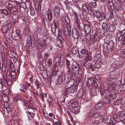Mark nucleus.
Masks as SVG:
<instances>
[{"mask_svg": "<svg viewBox=\"0 0 125 125\" xmlns=\"http://www.w3.org/2000/svg\"><path fill=\"white\" fill-rule=\"evenodd\" d=\"M63 81V78L61 77L58 78L57 81V83L58 84H61Z\"/></svg>", "mask_w": 125, "mask_h": 125, "instance_id": "obj_37", "label": "nucleus"}, {"mask_svg": "<svg viewBox=\"0 0 125 125\" xmlns=\"http://www.w3.org/2000/svg\"><path fill=\"white\" fill-rule=\"evenodd\" d=\"M117 117L116 115L111 117L109 122V125H115L117 123V121H116L115 119H117Z\"/></svg>", "mask_w": 125, "mask_h": 125, "instance_id": "obj_9", "label": "nucleus"}, {"mask_svg": "<svg viewBox=\"0 0 125 125\" xmlns=\"http://www.w3.org/2000/svg\"><path fill=\"white\" fill-rule=\"evenodd\" d=\"M11 23H10L4 25L1 27L2 31L3 33H6L8 31V29L11 27Z\"/></svg>", "mask_w": 125, "mask_h": 125, "instance_id": "obj_7", "label": "nucleus"}, {"mask_svg": "<svg viewBox=\"0 0 125 125\" xmlns=\"http://www.w3.org/2000/svg\"><path fill=\"white\" fill-rule=\"evenodd\" d=\"M84 57L86 58V60L91 61L92 60V58L91 56L90 55V54H87L86 55L84 56Z\"/></svg>", "mask_w": 125, "mask_h": 125, "instance_id": "obj_31", "label": "nucleus"}, {"mask_svg": "<svg viewBox=\"0 0 125 125\" xmlns=\"http://www.w3.org/2000/svg\"><path fill=\"white\" fill-rule=\"evenodd\" d=\"M118 115L119 117L122 118L125 116V110L120 112H119L118 113Z\"/></svg>", "mask_w": 125, "mask_h": 125, "instance_id": "obj_27", "label": "nucleus"}, {"mask_svg": "<svg viewBox=\"0 0 125 125\" xmlns=\"http://www.w3.org/2000/svg\"><path fill=\"white\" fill-rule=\"evenodd\" d=\"M72 68H73V69H76L77 68V65H73L72 66Z\"/></svg>", "mask_w": 125, "mask_h": 125, "instance_id": "obj_64", "label": "nucleus"}, {"mask_svg": "<svg viewBox=\"0 0 125 125\" xmlns=\"http://www.w3.org/2000/svg\"><path fill=\"white\" fill-rule=\"evenodd\" d=\"M102 27L104 30H107V26L106 23L105 22H104L102 25Z\"/></svg>", "mask_w": 125, "mask_h": 125, "instance_id": "obj_36", "label": "nucleus"}, {"mask_svg": "<svg viewBox=\"0 0 125 125\" xmlns=\"http://www.w3.org/2000/svg\"><path fill=\"white\" fill-rule=\"evenodd\" d=\"M116 84L113 83L108 84L107 86V88L105 90V92L107 93V92H109L115 89L116 88Z\"/></svg>", "mask_w": 125, "mask_h": 125, "instance_id": "obj_6", "label": "nucleus"}, {"mask_svg": "<svg viewBox=\"0 0 125 125\" xmlns=\"http://www.w3.org/2000/svg\"><path fill=\"white\" fill-rule=\"evenodd\" d=\"M16 73L13 71H10L6 72L4 75V78L7 82V84L10 85L12 81H15L16 80Z\"/></svg>", "mask_w": 125, "mask_h": 125, "instance_id": "obj_1", "label": "nucleus"}, {"mask_svg": "<svg viewBox=\"0 0 125 125\" xmlns=\"http://www.w3.org/2000/svg\"><path fill=\"white\" fill-rule=\"evenodd\" d=\"M116 8L117 9L119 10H121L122 9V7H121L120 5H118L116 7Z\"/></svg>", "mask_w": 125, "mask_h": 125, "instance_id": "obj_53", "label": "nucleus"}, {"mask_svg": "<svg viewBox=\"0 0 125 125\" xmlns=\"http://www.w3.org/2000/svg\"><path fill=\"white\" fill-rule=\"evenodd\" d=\"M12 7H9L8 9V11L9 13L11 14L12 13Z\"/></svg>", "mask_w": 125, "mask_h": 125, "instance_id": "obj_54", "label": "nucleus"}, {"mask_svg": "<svg viewBox=\"0 0 125 125\" xmlns=\"http://www.w3.org/2000/svg\"><path fill=\"white\" fill-rule=\"evenodd\" d=\"M109 92H107V93H106L107 94V95H109L108 97H109L110 99L111 100H113L115 99L116 98V96L115 95L111 94H109Z\"/></svg>", "mask_w": 125, "mask_h": 125, "instance_id": "obj_20", "label": "nucleus"}, {"mask_svg": "<svg viewBox=\"0 0 125 125\" xmlns=\"http://www.w3.org/2000/svg\"><path fill=\"white\" fill-rule=\"evenodd\" d=\"M31 14H32V15H34L35 14V12L34 10H31Z\"/></svg>", "mask_w": 125, "mask_h": 125, "instance_id": "obj_62", "label": "nucleus"}, {"mask_svg": "<svg viewBox=\"0 0 125 125\" xmlns=\"http://www.w3.org/2000/svg\"><path fill=\"white\" fill-rule=\"evenodd\" d=\"M93 79L89 78L87 82V85L88 86H91L93 85Z\"/></svg>", "mask_w": 125, "mask_h": 125, "instance_id": "obj_17", "label": "nucleus"}, {"mask_svg": "<svg viewBox=\"0 0 125 125\" xmlns=\"http://www.w3.org/2000/svg\"><path fill=\"white\" fill-rule=\"evenodd\" d=\"M27 113L28 115H30L32 118H33L34 116V114L33 113H31L30 112H28Z\"/></svg>", "mask_w": 125, "mask_h": 125, "instance_id": "obj_48", "label": "nucleus"}, {"mask_svg": "<svg viewBox=\"0 0 125 125\" xmlns=\"http://www.w3.org/2000/svg\"><path fill=\"white\" fill-rule=\"evenodd\" d=\"M121 33L122 34V36L123 37L124 36V37L125 36V30H124L122 31H121Z\"/></svg>", "mask_w": 125, "mask_h": 125, "instance_id": "obj_55", "label": "nucleus"}, {"mask_svg": "<svg viewBox=\"0 0 125 125\" xmlns=\"http://www.w3.org/2000/svg\"><path fill=\"white\" fill-rule=\"evenodd\" d=\"M111 67L112 69H116L119 68V66L117 62H114L112 64Z\"/></svg>", "mask_w": 125, "mask_h": 125, "instance_id": "obj_18", "label": "nucleus"}, {"mask_svg": "<svg viewBox=\"0 0 125 125\" xmlns=\"http://www.w3.org/2000/svg\"><path fill=\"white\" fill-rule=\"evenodd\" d=\"M110 98H109L105 96L104 101L105 103L106 104H108L110 102Z\"/></svg>", "mask_w": 125, "mask_h": 125, "instance_id": "obj_34", "label": "nucleus"}, {"mask_svg": "<svg viewBox=\"0 0 125 125\" xmlns=\"http://www.w3.org/2000/svg\"><path fill=\"white\" fill-rule=\"evenodd\" d=\"M6 65L5 64H2L1 70L3 72H5L6 71Z\"/></svg>", "mask_w": 125, "mask_h": 125, "instance_id": "obj_41", "label": "nucleus"}, {"mask_svg": "<svg viewBox=\"0 0 125 125\" xmlns=\"http://www.w3.org/2000/svg\"><path fill=\"white\" fill-rule=\"evenodd\" d=\"M124 63L121 62H120L119 63V65L120 67H122L123 66Z\"/></svg>", "mask_w": 125, "mask_h": 125, "instance_id": "obj_56", "label": "nucleus"}, {"mask_svg": "<svg viewBox=\"0 0 125 125\" xmlns=\"http://www.w3.org/2000/svg\"><path fill=\"white\" fill-rule=\"evenodd\" d=\"M96 3L95 2L93 3L91 5V7L92 8H94L96 6Z\"/></svg>", "mask_w": 125, "mask_h": 125, "instance_id": "obj_51", "label": "nucleus"}, {"mask_svg": "<svg viewBox=\"0 0 125 125\" xmlns=\"http://www.w3.org/2000/svg\"><path fill=\"white\" fill-rule=\"evenodd\" d=\"M4 14L1 11L0 12V18H3L4 17Z\"/></svg>", "mask_w": 125, "mask_h": 125, "instance_id": "obj_61", "label": "nucleus"}, {"mask_svg": "<svg viewBox=\"0 0 125 125\" xmlns=\"http://www.w3.org/2000/svg\"><path fill=\"white\" fill-rule=\"evenodd\" d=\"M103 105V103L99 102L95 106V108L97 109H99L102 107Z\"/></svg>", "mask_w": 125, "mask_h": 125, "instance_id": "obj_24", "label": "nucleus"}, {"mask_svg": "<svg viewBox=\"0 0 125 125\" xmlns=\"http://www.w3.org/2000/svg\"><path fill=\"white\" fill-rule=\"evenodd\" d=\"M123 102L122 99H119L116 100L114 103V104L115 105H118L120 104Z\"/></svg>", "mask_w": 125, "mask_h": 125, "instance_id": "obj_26", "label": "nucleus"}, {"mask_svg": "<svg viewBox=\"0 0 125 125\" xmlns=\"http://www.w3.org/2000/svg\"><path fill=\"white\" fill-rule=\"evenodd\" d=\"M82 10L83 13H87L88 14H92V10L90 7L84 3L82 5Z\"/></svg>", "mask_w": 125, "mask_h": 125, "instance_id": "obj_2", "label": "nucleus"}, {"mask_svg": "<svg viewBox=\"0 0 125 125\" xmlns=\"http://www.w3.org/2000/svg\"><path fill=\"white\" fill-rule=\"evenodd\" d=\"M75 85H74V83L72 81H68L65 84V88L67 89L69 87H70L73 86H75Z\"/></svg>", "mask_w": 125, "mask_h": 125, "instance_id": "obj_12", "label": "nucleus"}, {"mask_svg": "<svg viewBox=\"0 0 125 125\" xmlns=\"http://www.w3.org/2000/svg\"><path fill=\"white\" fill-rule=\"evenodd\" d=\"M12 13L13 14H15L17 11V9L14 6L12 7Z\"/></svg>", "mask_w": 125, "mask_h": 125, "instance_id": "obj_40", "label": "nucleus"}, {"mask_svg": "<svg viewBox=\"0 0 125 125\" xmlns=\"http://www.w3.org/2000/svg\"><path fill=\"white\" fill-rule=\"evenodd\" d=\"M46 40L45 39H43L39 43V45L41 47L43 46L44 48H46Z\"/></svg>", "mask_w": 125, "mask_h": 125, "instance_id": "obj_22", "label": "nucleus"}, {"mask_svg": "<svg viewBox=\"0 0 125 125\" xmlns=\"http://www.w3.org/2000/svg\"><path fill=\"white\" fill-rule=\"evenodd\" d=\"M74 112L73 113L75 114H78L80 111L78 109H74Z\"/></svg>", "mask_w": 125, "mask_h": 125, "instance_id": "obj_45", "label": "nucleus"}, {"mask_svg": "<svg viewBox=\"0 0 125 125\" xmlns=\"http://www.w3.org/2000/svg\"><path fill=\"white\" fill-rule=\"evenodd\" d=\"M26 86L27 87H29L30 88L28 89L30 91L31 90V84L29 83H27L26 84Z\"/></svg>", "mask_w": 125, "mask_h": 125, "instance_id": "obj_49", "label": "nucleus"}, {"mask_svg": "<svg viewBox=\"0 0 125 125\" xmlns=\"http://www.w3.org/2000/svg\"><path fill=\"white\" fill-rule=\"evenodd\" d=\"M48 19L49 21H51L52 19V15L47 16Z\"/></svg>", "mask_w": 125, "mask_h": 125, "instance_id": "obj_47", "label": "nucleus"}, {"mask_svg": "<svg viewBox=\"0 0 125 125\" xmlns=\"http://www.w3.org/2000/svg\"><path fill=\"white\" fill-rule=\"evenodd\" d=\"M64 31L65 35L66 36L70 35L71 33V30L70 25L66 24L64 26Z\"/></svg>", "mask_w": 125, "mask_h": 125, "instance_id": "obj_5", "label": "nucleus"}, {"mask_svg": "<svg viewBox=\"0 0 125 125\" xmlns=\"http://www.w3.org/2000/svg\"><path fill=\"white\" fill-rule=\"evenodd\" d=\"M67 114L70 117L71 119L72 120H73V118H72V116L71 114L70 113L69 111H67Z\"/></svg>", "mask_w": 125, "mask_h": 125, "instance_id": "obj_50", "label": "nucleus"}, {"mask_svg": "<svg viewBox=\"0 0 125 125\" xmlns=\"http://www.w3.org/2000/svg\"><path fill=\"white\" fill-rule=\"evenodd\" d=\"M75 20V23L77 25L78 27V26L79 25V20L78 19H77V20Z\"/></svg>", "mask_w": 125, "mask_h": 125, "instance_id": "obj_58", "label": "nucleus"}, {"mask_svg": "<svg viewBox=\"0 0 125 125\" xmlns=\"http://www.w3.org/2000/svg\"><path fill=\"white\" fill-rule=\"evenodd\" d=\"M67 74L70 77L72 76V72L71 71V69H70V68H67Z\"/></svg>", "mask_w": 125, "mask_h": 125, "instance_id": "obj_33", "label": "nucleus"}, {"mask_svg": "<svg viewBox=\"0 0 125 125\" xmlns=\"http://www.w3.org/2000/svg\"><path fill=\"white\" fill-rule=\"evenodd\" d=\"M71 54L74 55H75L77 54L78 51L76 47H73L71 49Z\"/></svg>", "mask_w": 125, "mask_h": 125, "instance_id": "obj_13", "label": "nucleus"}, {"mask_svg": "<svg viewBox=\"0 0 125 125\" xmlns=\"http://www.w3.org/2000/svg\"><path fill=\"white\" fill-rule=\"evenodd\" d=\"M65 20L66 22L68 24V23H69L70 22V19L69 18V17L67 16L65 17Z\"/></svg>", "mask_w": 125, "mask_h": 125, "instance_id": "obj_43", "label": "nucleus"}, {"mask_svg": "<svg viewBox=\"0 0 125 125\" xmlns=\"http://www.w3.org/2000/svg\"><path fill=\"white\" fill-rule=\"evenodd\" d=\"M73 71V73L74 74L75 73V74H77V75H78V70H74Z\"/></svg>", "mask_w": 125, "mask_h": 125, "instance_id": "obj_63", "label": "nucleus"}, {"mask_svg": "<svg viewBox=\"0 0 125 125\" xmlns=\"http://www.w3.org/2000/svg\"><path fill=\"white\" fill-rule=\"evenodd\" d=\"M21 102V104L24 107H25L26 108H29V107L27 105V102L26 101L22 100Z\"/></svg>", "mask_w": 125, "mask_h": 125, "instance_id": "obj_30", "label": "nucleus"}, {"mask_svg": "<svg viewBox=\"0 0 125 125\" xmlns=\"http://www.w3.org/2000/svg\"><path fill=\"white\" fill-rule=\"evenodd\" d=\"M108 44L110 47L111 48L114 45V43L113 41H110L108 42Z\"/></svg>", "mask_w": 125, "mask_h": 125, "instance_id": "obj_42", "label": "nucleus"}, {"mask_svg": "<svg viewBox=\"0 0 125 125\" xmlns=\"http://www.w3.org/2000/svg\"><path fill=\"white\" fill-rule=\"evenodd\" d=\"M95 65L93 64H89L88 63L86 65V67L87 68L88 67V66H89V67L88 68H89L91 69L92 71H94L95 70V68H98V67H95Z\"/></svg>", "mask_w": 125, "mask_h": 125, "instance_id": "obj_15", "label": "nucleus"}, {"mask_svg": "<svg viewBox=\"0 0 125 125\" xmlns=\"http://www.w3.org/2000/svg\"><path fill=\"white\" fill-rule=\"evenodd\" d=\"M2 100L5 103L8 102L9 101L8 97L6 95L4 94L3 95L2 97Z\"/></svg>", "mask_w": 125, "mask_h": 125, "instance_id": "obj_19", "label": "nucleus"}, {"mask_svg": "<svg viewBox=\"0 0 125 125\" xmlns=\"http://www.w3.org/2000/svg\"><path fill=\"white\" fill-rule=\"evenodd\" d=\"M79 35V33L77 32L76 31L75 32H72V35L73 37L75 39H76L77 38H78Z\"/></svg>", "mask_w": 125, "mask_h": 125, "instance_id": "obj_29", "label": "nucleus"}, {"mask_svg": "<svg viewBox=\"0 0 125 125\" xmlns=\"http://www.w3.org/2000/svg\"><path fill=\"white\" fill-rule=\"evenodd\" d=\"M94 14L95 15L97 18H99L100 21H101L105 18V16L104 14H102L101 13L97 10H94L93 11Z\"/></svg>", "mask_w": 125, "mask_h": 125, "instance_id": "obj_3", "label": "nucleus"}, {"mask_svg": "<svg viewBox=\"0 0 125 125\" xmlns=\"http://www.w3.org/2000/svg\"><path fill=\"white\" fill-rule=\"evenodd\" d=\"M80 52L82 55H81L82 56H84L88 53V51L84 49H82Z\"/></svg>", "mask_w": 125, "mask_h": 125, "instance_id": "obj_21", "label": "nucleus"}, {"mask_svg": "<svg viewBox=\"0 0 125 125\" xmlns=\"http://www.w3.org/2000/svg\"><path fill=\"white\" fill-rule=\"evenodd\" d=\"M116 41L118 40V41H121L122 39L123 36L122 35L120 31H119L117 33L116 36Z\"/></svg>", "mask_w": 125, "mask_h": 125, "instance_id": "obj_14", "label": "nucleus"}, {"mask_svg": "<svg viewBox=\"0 0 125 125\" xmlns=\"http://www.w3.org/2000/svg\"><path fill=\"white\" fill-rule=\"evenodd\" d=\"M54 13L55 16L57 18L59 16L60 13L59 8L58 7H56L54 10Z\"/></svg>", "mask_w": 125, "mask_h": 125, "instance_id": "obj_11", "label": "nucleus"}, {"mask_svg": "<svg viewBox=\"0 0 125 125\" xmlns=\"http://www.w3.org/2000/svg\"><path fill=\"white\" fill-rule=\"evenodd\" d=\"M58 24V22L57 21H54L52 23L51 29L52 32L53 33H55L56 31Z\"/></svg>", "mask_w": 125, "mask_h": 125, "instance_id": "obj_10", "label": "nucleus"}, {"mask_svg": "<svg viewBox=\"0 0 125 125\" xmlns=\"http://www.w3.org/2000/svg\"><path fill=\"white\" fill-rule=\"evenodd\" d=\"M47 12L46 13L47 15H52V12L50 9H48V10H47Z\"/></svg>", "mask_w": 125, "mask_h": 125, "instance_id": "obj_39", "label": "nucleus"}, {"mask_svg": "<svg viewBox=\"0 0 125 125\" xmlns=\"http://www.w3.org/2000/svg\"><path fill=\"white\" fill-rule=\"evenodd\" d=\"M84 29L85 30L87 31H89L91 30L90 26L89 24H85L84 25Z\"/></svg>", "mask_w": 125, "mask_h": 125, "instance_id": "obj_25", "label": "nucleus"}, {"mask_svg": "<svg viewBox=\"0 0 125 125\" xmlns=\"http://www.w3.org/2000/svg\"><path fill=\"white\" fill-rule=\"evenodd\" d=\"M40 94L42 98V101H43L44 100V97L46 96V94L44 93Z\"/></svg>", "mask_w": 125, "mask_h": 125, "instance_id": "obj_52", "label": "nucleus"}, {"mask_svg": "<svg viewBox=\"0 0 125 125\" xmlns=\"http://www.w3.org/2000/svg\"><path fill=\"white\" fill-rule=\"evenodd\" d=\"M35 83L37 86V88L38 89L39 88L40 85L38 81H36L35 82Z\"/></svg>", "mask_w": 125, "mask_h": 125, "instance_id": "obj_57", "label": "nucleus"}, {"mask_svg": "<svg viewBox=\"0 0 125 125\" xmlns=\"http://www.w3.org/2000/svg\"><path fill=\"white\" fill-rule=\"evenodd\" d=\"M90 37H89V39H88V41H91L92 42H95L97 40V38L95 36H94L93 35L92 36H90Z\"/></svg>", "mask_w": 125, "mask_h": 125, "instance_id": "obj_23", "label": "nucleus"}, {"mask_svg": "<svg viewBox=\"0 0 125 125\" xmlns=\"http://www.w3.org/2000/svg\"><path fill=\"white\" fill-rule=\"evenodd\" d=\"M78 103L76 101H74L72 103V106L73 108H76L78 106Z\"/></svg>", "mask_w": 125, "mask_h": 125, "instance_id": "obj_35", "label": "nucleus"}, {"mask_svg": "<svg viewBox=\"0 0 125 125\" xmlns=\"http://www.w3.org/2000/svg\"><path fill=\"white\" fill-rule=\"evenodd\" d=\"M101 116V114L98 113H95L93 114L90 117V118L92 121H95L96 120H99L100 119Z\"/></svg>", "mask_w": 125, "mask_h": 125, "instance_id": "obj_4", "label": "nucleus"}, {"mask_svg": "<svg viewBox=\"0 0 125 125\" xmlns=\"http://www.w3.org/2000/svg\"><path fill=\"white\" fill-rule=\"evenodd\" d=\"M16 37H18V39H20L21 37V35L19 34V32H17V31H16Z\"/></svg>", "mask_w": 125, "mask_h": 125, "instance_id": "obj_59", "label": "nucleus"}, {"mask_svg": "<svg viewBox=\"0 0 125 125\" xmlns=\"http://www.w3.org/2000/svg\"><path fill=\"white\" fill-rule=\"evenodd\" d=\"M107 84H109L111 83L114 82L115 80V78H110L107 80Z\"/></svg>", "mask_w": 125, "mask_h": 125, "instance_id": "obj_28", "label": "nucleus"}, {"mask_svg": "<svg viewBox=\"0 0 125 125\" xmlns=\"http://www.w3.org/2000/svg\"><path fill=\"white\" fill-rule=\"evenodd\" d=\"M91 94L94 96H96L97 95V92L95 89H94L91 92Z\"/></svg>", "mask_w": 125, "mask_h": 125, "instance_id": "obj_46", "label": "nucleus"}, {"mask_svg": "<svg viewBox=\"0 0 125 125\" xmlns=\"http://www.w3.org/2000/svg\"><path fill=\"white\" fill-rule=\"evenodd\" d=\"M65 64L66 65V68H70V66L71 65L70 62V61L68 59H67L65 60Z\"/></svg>", "mask_w": 125, "mask_h": 125, "instance_id": "obj_32", "label": "nucleus"}, {"mask_svg": "<svg viewBox=\"0 0 125 125\" xmlns=\"http://www.w3.org/2000/svg\"><path fill=\"white\" fill-rule=\"evenodd\" d=\"M55 60L57 63H59L60 61V59L58 57H56L55 59Z\"/></svg>", "mask_w": 125, "mask_h": 125, "instance_id": "obj_60", "label": "nucleus"}, {"mask_svg": "<svg viewBox=\"0 0 125 125\" xmlns=\"http://www.w3.org/2000/svg\"><path fill=\"white\" fill-rule=\"evenodd\" d=\"M1 12L4 14L6 15H10L9 12H8L5 9H3L1 10Z\"/></svg>", "mask_w": 125, "mask_h": 125, "instance_id": "obj_38", "label": "nucleus"}, {"mask_svg": "<svg viewBox=\"0 0 125 125\" xmlns=\"http://www.w3.org/2000/svg\"><path fill=\"white\" fill-rule=\"evenodd\" d=\"M15 99L17 101L20 100L21 101L22 100L21 99V97L19 95L16 96L15 97Z\"/></svg>", "mask_w": 125, "mask_h": 125, "instance_id": "obj_44", "label": "nucleus"}, {"mask_svg": "<svg viewBox=\"0 0 125 125\" xmlns=\"http://www.w3.org/2000/svg\"><path fill=\"white\" fill-rule=\"evenodd\" d=\"M0 84L2 86H6V85H7V82L5 79H4V77H3V79L1 78L0 79Z\"/></svg>", "mask_w": 125, "mask_h": 125, "instance_id": "obj_16", "label": "nucleus"}, {"mask_svg": "<svg viewBox=\"0 0 125 125\" xmlns=\"http://www.w3.org/2000/svg\"><path fill=\"white\" fill-rule=\"evenodd\" d=\"M76 89V86H73L70 87L66 89L65 91L67 93H72L74 92Z\"/></svg>", "mask_w": 125, "mask_h": 125, "instance_id": "obj_8", "label": "nucleus"}]
</instances>
